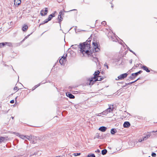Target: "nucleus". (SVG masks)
Instances as JSON below:
<instances>
[{"mask_svg":"<svg viewBox=\"0 0 157 157\" xmlns=\"http://www.w3.org/2000/svg\"><path fill=\"white\" fill-rule=\"evenodd\" d=\"M91 41V38H89L86 42L79 44L80 52L84 55L86 54L89 56H93V53L90 50V44Z\"/></svg>","mask_w":157,"mask_h":157,"instance_id":"nucleus-1","label":"nucleus"},{"mask_svg":"<svg viewBox=\"0 0 157 157\" xmlns=\"http://www.w3.org/2000/svg\"><path fill=\"white\" fill-rule=\"evenodd\" d=\"M103 79V78L100 77V76H98L95 78H91L90 80V82L89 85H92L94 82L97 81H101Z\"/></svg>","mask_w":157,"mask_h":157,"instance_id":"nucleus-2","label":"nucleus"},{"mask_svg":"<svg viewBox=\"0 0 157 157\" xmlns=\"http://www.w3.org/2000/svg\"><path fill=\"white\" fill-rule=\"evenodd\" d=\"M92 44L93 48L94 49L93 50V52H94V51L96 52H99L100 51V49L99 48V47L97 43L93 42Z\"/></svg>","mask_w":157,"mask_h":157,"instance_id":"nucleus-3","label":"nucleus"},{"mask_svg":"<svg viewBox=\"0 0 157 157\" xmlns=\"http://www.w3.org/2000/svg\"><path fill=\"white\" fill-rule=\"evenodd\" d=\"M67 56V54H66L65 56H63L60 59L59 62L61 65L64 64V62H65Z\"/></svg>","mask_w":157,"mask_h":157,"instance_id":"nucleus-4","label":"nucleus"},{"mask_svg":"<svg viewBox=\"0 0 157 157\" xmlns=\"http://www.w3.org/2000/svg\"><path fill=\"white\" fill-rule=\"evenodd\" d=\"M127 75L128 74L126 73L121 74L118 77L117 79L116 78V79L117 80L123 79L126 78Z\"/></svg>","mask_w":157,"mask_h":157,"instance_id":"nucleus-5","label":"nucleus"},{"mask_svg":"<svg viewBox=\"0 0 157 157\" xmlns=\"http://www.w3.org/2000/svg\"><path fill=\"white\" fill-rule=\"evenodd\" d=\"M113 109L109 107V108L103 112L102 113L104 115H106L108 113L111 112L113 110Z\"/></svg>","mask_w":157,"mask_h":157,"instance_id":"nucleus-6","label":"nucleus"},{"mask_svg":"<svg viewBox=\"0 0 157 157\" xmlns=\"http://www.w3.org/2000/svg\"><path fill=\"white\" fill-rule=\"evenodd\" d=\"M64 14L63 13V11H60L59 13L58 19L59 21V23L60 25V22L62 21L63 18L62 17L61 15H63Z\"/></svg>","mask_w":157,"mask_h":157,"instance_id":"nucleus-7","label":"nucleus"},{"mask_svg":"<svg viewBox=\"0 0 157 157\" xmlns=\"http://www.w3.org/2000/svg\"><path fill=\"white\" fill-rule=\"evenodd\" d=\"M30 142L33 143H35L37 142V140L39 139V138L36 136H32V139Z\"/></svg>","mask_w":157,"mask_h":157,"instance_id":"nucleus-8","label":"nucleus"},{"mask_svg":"<svg viewBox=\"0 0 157 157\" xmlns=\"http://www.w3.org/2000/svg\"><path fill=\"white\" fill-rule=\"evenodd\" d=\"M48 9L47 8H45V10H44V13H43V12H44L43 10H42L40 12V14L42 16H44L47 14L48 12Z\"/></svg>","mask_w":157,"mask_h":157,"instance_id":"nucleus-9","label":"nucleus"},{"mask_svg":"<svg viewBox=\"0 0 157 157\" xmlns=\"http://www.w3.org/2000/svg\"><path fill=\"white\" fill-rule=\"evenodd\" d=\"M14 4L16 6H17L21 2V0H14Z\"/></svg>","mask_w":157,"mask_h":157,"instance_id":"nucleus-10","label":"nucleus"},{"mask_svg":"<svg viewBox=\"0 0 157 157\" xmlns=\"http://www.w3.org/2000/svg\"><path fill=\"white\" fill-rule=\"evenodd\" d=\"M130 126V124L129 122H125L123 124V126L124 128H128Z\"/></svg>","mask_w":157,"mask_h":157,"instance_id":"nucleus-11","label":"nucleus"},{"mask_svg":"<svg viewBox=\"0 0 157 157\" xmlns=\"http://www.w3.org/2000/svg\"><path fill=\"white\" fill-rule=\"evenodd\" d=\"M66 95L68 97H69L70 98L73 99L75 98V96L71 94L70 93H66Z\"/></svg>","mask_w":157,"mask_h":157,"instance_id":"nucleus-12","label":"nucleus"},{"mask_svg":"<svg viewBox=\"0 0 157 157\" xmlns=\"http://www.w3.org/2000/svg\"><path fill=\"white\" fill-rule=\"evenodd\" d=\"M107 129L106 127L105 126H101L99 128V130L102 132H105Z\"/></svg>","mask_w":157,"mask_h":157,"instance_id":"nucleus-13","label":"nucleus"},{"mask_svg":"<svg viewBox=\"0 0 157 157\" xmlns=\"http://www.w3.org/2000/svg\"><path fill=\"white\" fill-rule=\"evenodd\" d=\"M100 73V71H97L95 72L94 73V77L92 78H95L97 77L98 76L99 73Z\"/></svg>","mask_w":157,"mask_h":157,"instance_id":"nucleus-14","label":"nucleus"},{"mask_svg":"<svg viewBox=\"0 0 157 157\" xmlns=\"http://www.w3.org/2000/svg\"><path fill=\"white\" fill-rule=\"evenodd\" d=\"M142 68H143L144 70L146 72H149L150 71V70H149L148 68L145 66H143Z\"/></svg>","mask_w":157,"mask_h":157,"instance_id":"nucleus-15","label":"nucleus"},{"mask_svg":"<svg viewBox=\"0 0 157 157\" xmlns=\"http://www.w3.org/2000/svg\"><path fill=\"white\" fill-rule=\"evenodd\" d=\"M117 130L115 128H112L111 130V133L112 134H114L117 132Z\"/></svg>","mask_w":157,"mask_h":157,"instance_id":"nucleus-16","label":"nucleus"},{"mask_svg":"<svg viewBox=\"0 0 157 157\" xmlns=\"http://www.w3.org/2000/svg\"><path fill=\"white\" fill-rule=\"evenodd\" d=\"M79 45H78L77 44H75V45H72L71 46V47L72 48H73L74 49H76L78 47L80 49V48H79ZM79 51H80V49L79 50Z\"/></svg>","mask_w":157,"mask_h":157,"instance_id":"nucleus-17","label":"nucleus"},{"mask_svg":"<svg viewBox=\"0 0 157 157\" xmlns=\"http://www.w3.org/2000/svg\"><path fill=\"white\" fill-rule=\"evenodd\" d=\"M28 26L27 25H24L22 27V30L23 31H26L27 29H28Z\"/></svg>","mask_w":157,"mask_h":157,"instance_id":"nucleus-18","label":"nucleus"},{"mask_svg":"<svg viewBox=\"0 0 157 157\" xmlns=\"http://www.w3.org/2000/svg\"><path fill=\"white\" fill-rule=\"evenodd\" d=\"M4 43L5 44V45H7L8 46H9L10 47H12V44L11 43L5 42H4Z\"/></svg>","mask_w":157,"mask_h":157,"instance_id":"nucleus-19","label":"nucleus"},{"mask_svg":"<svg viewBox=\"0 0 157 157\" xmlns=\"http://www.w3.org/2000/svg\"><path fill=\"white\" fill-rule=\"evenodd\" d=\"M107 150L105 149L102 150L101 151V154L103 155H105L107 153Z\"/></svg>","mask_w":157,"mask_h":157,"instance_id":"nucleus-20","label":"nucleus"},{"mask_svg":"<svg viewBox=\"0 0 157 157\" xmlns=\"http://www.w3.org/2000/svg\"><path fill=\"white\" fill-rule=\"evenodd\" d=\"M49 21L48 20V19H46L43 22L41 23L40 25H40H43V24H44L45 23H47Z\"/></svg>","mask_w":157,"mask_h":157,"instance_id":"nucleus-21","label":"nucleus"},{"mask_svg":"<svg viewBox=\"0 0 157 157\" xmlns=\"http://www.w3.org/2000/svg\"><path fill=\"white\" fill-rule=\"evenodd\" d=\"M5 139V137H0V143H2V142H3Z\"/></svg>","mask_w":157,"mask_h":157,"instance_id":"nucleus-22","label":"nucleus"},{"mask_svg":"<svg viewBox=\"0 0 157 157\" xmlns=\"http://www.w3.org/2000/svg\"><path fill=\"white\" fill-rule=\"evenodd\" d=\"M32 135H30V136H27V140H28L30 141L31 140V139H32Z\"/></svg>","mask_w":157,"mask_h":157,"instance_id":"nucleus-23","label":"nucleus"},{"mask_svg":"<svg viewBox=\"0 0 157 157\" xmlns=\"http://www.w3.org/2000/svg\"><path fill=\"white\" fill-rule=\"evenodd\" d=\"M138 75V74L137 72L132 74V76H133L134 77V78H135V77H136Z\"/></svg>","mask_w":157,"mask_h":157,"instance_id":"nucleus-24","label":"nucleus"},{"mask_svg":"<svg viewBox=\"0 0 157 157\" xmlns=\"http://www.w3.org/2000/svg\"><path fill=\"white\" fill-rule=\"evenodd\" d=\"M41 83H40L38 84H37V85H35L33 87V90H35L36 88L37 87H38L40 85Z\"/></svg>","mask_w":157,"mask_h":157,"instance_id":"nucleus-25","label":"nucleus"},{"mask_svg":"<svg viewBox=\"0 0 157 157\" xmlns=\"http://www.w3.org/2000/svg\"><path fill=\"white\" fill-rule=\"evenodd\" d=\"M5 45V44L4 43H0V48H2Z\"/></svg>","mask_w":157,"mask_h":157,"instance_id":"nucleus-26","label":"nucleus"},{"mask_svg":"<svg viewBox=\"0 0 157 157\" xmlns=\"http://www.w3.org/2000/svg\"><path fill=\"white\" fill-rule=\"evenodd\" d=\"M93 61H94L95 62H97L98 61V59L97 58L93 57Z\"/></svg>","mask_w":157,"mask_h":157,"instance_id":"nucleus-27","label":"nucleus"},{"mask_svg":"<svg viewBox=\"0 0 157 157\" xmlns=\"http://www.w3.org/2000/svg\"><path fill=\"white\" fill-rule=\"evenodd\" d=\"M87 157H95V156L94 154H92L88 155Z\"/></svg>","mask_w":157,"mask_h":157,"instance_id":"nucleus-28","label":"nucleus"},{"mask_svg":"<svg viewBox=\"0 0 157 157\" xmlns=\"http://www.w3.org/2000/svg\"><path fill=\"white\" fill-rule=\"evenodd\" d=\"M25 136H24L23 135H19V137L21 138L22 139H24V137H25Z\"/></svg>","mask_w":157,"mask_h":157,"instance_id":"nucleus-29","label":"nucleus"},{"mask_svg":"<svg viewBox=\"0 0 157 157\" xmlns=\"http://www.w3.org/2000/svg\"><path fill=\"white\" fill-rule=\"evenodd\" d=\"M52 15H51V14H50V15L49 16H48V20L49 21H50V20H51V19H52Z\"/></svg>","mask_w":157,"mask_h":157,"instance_id":"nucleus-30","label":"nucleus"},{"mask_svg":"<svg viewBox=\"0 0 157 157\" xmlns=\"http://www.w3.org/2000/svg\"><path fill=\"white\" fill-rule=\"evenodd\" d=\"M75 10V9H74V10H70V11H72V10ZM61 11H63V12H68V11H65L64 10V9L63 8V9Z\"/></svg>","mask_w":157,"mask_h":157,"instance_id":"nucleus-31","label":"nucleus"},{"mask_svg":"<svg viewBox=\"0 0 157 157\" xmlns=\"http://www.w3.org/2000/svg\"><path fill=\"white\" fill-rule=\"evenodd\" d=\"M80 155V153H75L74 154V155L75 156H77L79 155Z\"/></svg>","mask_w":157,"mask_h":157,"instance_id":"nucleus-32","label":"nucleus"},{"mask_svg":"<svg viewBox=\"0 0 157 157\" xmlns=\"http://www.w3.org/2000/svg\"><path fill=\"white\" fill-rule=\"evenodd\" d=\"M134 83V82H129V83H126L125 86H127L128 85H130L131 84H132L133 83Z\"/></svg>","mask_w":157,"mask_h":157,"instance_id":"nucleus-33","label":"nucleus"},{"mask_svg":"<svg viewBox=\"0 0 157 157\" xmlns=\"http://www.w3.org/2000/svg\"><path fill=\"white\" fill-rule=\"evenodd\" d=\"M147 139V137H146V136H143V140H146Z\"/></svg>","mask_w":157,"mask_h":157,"instance_id":"nucleus-34","label":"nucleus"},{"mask_svg":"<svg viewBox=\"0 0 157 157\" xmlns=\"http://www.w3.org/2000/svg\"><path fill=\"white\" fill-rule=\"evenodd\" d=\"M129 78L131 79H133L134 78V77L133 76H131L129 77Z\"/></svg>","mask_w":157,"mask_h":157,"instance_id":"nucleus-35","label":"nucleus"},{"mask_svg":"<svg viewBox=\"0 0 157 157\" xmlns=\"http://www.w3.org/2000/svg\"><path fill=\"white\" fill-rule=\"evenodd\" d=\"M151 155L153 157H155L156 156V154L155 153H152L151 154Z\"/></svg>","mask_w":157,"mask_h":157,"instance_id":"nucleus-36","label":"nucleus"},{"mask_svg":"<svg viewBox=\"0 0 157 157\" xmlns=\"http://www.w3.org/2000/svg\"><path fill=\"white\" fill-rule=\"evenodd\" d=\"M14 134L17 136H19V135H20L19 133H17V132H15L14 133Z\"/></svg>","mask_w":157,"mask_h":157,"instance_id":"nucleus-37","label":"nucleus"},{"mask_svg":"<svg viewBox=\"0 0 157 157\" xmlns=\"http://www.w3.org/2000/svg\"><path fill=\"white\" fill-rule=\"evenodd\" d=\"M106 22L105 21H103L101 22V24L105 25V24H106Z\"/></svg>","mask_w":157,"mask_h":157,"instance_id":"nucleus-38","label":"nucleus"},{"mask_svg":"<svg viewBox=\"0 0 157 157\" xmlns=\"http://www.w3.org/2000/svg\"><path fill=\"white\" fill-rule=\"evenodd\" d=\"M143 141H144V140H143V139H140L138 140V141L140 142H141Z\"/></svg>","mask_w":157,"mask_h":157,"instance_id":"nucleus-39","label":"nucleus"},{"mask_svg":"<svg viewBox=\"0 0 157 157\" xmlns=\"http://www.w3.org/2000/svg\"><path fill=\"white\" fill-rule=\"evenodd\" d=\"M29 35H28L27 36H26L25 38L22 41H24L25 39H27V38L29 36Z\"/></svg>","mask_w":157,"mask_h":157,"instance_id":"nucleus-40","label":"nucleus"},{"mask_svg":"<svg viewBox=\"0 0 157 157\" xmlns=\"http://www.w3.org/2000/svg\"><path fill=\"white\" fill-rule=\"evenodd\" d=\"M127 48L131 52H133V51H132L127 46Z\"/></svg>","mask_w":157,"mask_h":157,"instance_id":"nucleus-41","label":"nucleus"},{"mask_svg":"<svg viewBox=\"0 0 157 157\" xmlns=\"http://www.w3.org/2000/svg\"><path fill=\"white\" fill-rule=\"evenodd\" d=\"M14 102V101L13 100H12L10 101V103L12 104Z\"/></svg>","mask_w":157,"mask_h":157,"instance_id":"nucleus-42","label":"nucleus"},{"mask_svg":"<svg viewBox=\"0 0 157 157\" xmlns=\"http://www.w3.org/2000/svg\"><path fill=\"white\" fill-rule=\"evenodd\" d=\"M56 13V11H55L54 13L53 14H51V15H52V17H54L55 16V13Z\"/></svg>","mask_w":157,"mask_h":157,"instance_id":"nucleus-43","label":"nucleus"},{"mask_svg":"<svg viewBox=\"0 0 157 157\" xmlns=\"http://www.w3.org/2000/svg\"><path fill=\"white\" fill-rule=\"evenodd\" d=\"M95 152L97 153H100V151L99 149H97L96 151H95Z\"/></svg>","mask_w":157,"mask_h":157,"instance_id":"nucleus-44","label":"nucleus"},{"mask_svg":"<svg viewBox=\"0 0 157 157\" xmlns=\"http://www.w3.org/2000/svg\"><path fill=\"white\" fill-rule=\"evenodd\" d=\"M142 72V71H139L138 72H137V73L138 74V75L139 74H140Z\"/></svg>","mask_w":157,"mask_h":157,"instance_id":"nucleus-45","label":"nucleus"},{"mask_svg":"<svg viewBox=\"0 0 157 157\" xmlns=\"http://www.w3.org/2000/svg\"><path fill=\"white\" fill-rule=\"evenodd\" d=\"M146 137H147V138H148L150 136V134H147V135L146 136Z\"/></svg>","mask_w":157,"mask_h":157,"instance_id":"nucleus-46","label":"nucleus"},{"mask_svg":"<svg viewBox=\"0 0 157 157\" xmlns=\"http://www.w3.org/2000/svg\"><path fill=\"white\" fill-rule=\"evenodd\" d=\"M27 136H25L24 138V140H27Z\"/></svg>","mask_w":157,"mask_h":157,"instance_id":"nucleus-47","label":"nucleus"},{"mask_svg":"<svg viewBox=\"0 0 157 157\" xmlns=\"http://www.w3.org/2000/svg\"><path fill=\"white\" fill-rule=\"evenodd\" d=\"M17 89H18V88H17V87H15L14 88V90H17Z\"/></svg>","mask_w":157,"mask_h":157,"instance_id":"nucleus-48","label":"nucleus"},{"mask_svg":"<svg viewBox=\"0 0 157 157\" xmlns=\"http://www.w3.org/2000/svg\"><path fill=\"white\" fill-rule=\"evenodd\" d=\"M140 79V78H139L138 79H137L135 81H133V82H134V83L135 82H136L137 81V80H138Z\"/></svg>","mask_w":157,"mask_h":157,"instance_id":"nucleus-49","label":"nucleus"},{"mask_svg":"<svg viewBox=\"0 0 157 157\" xmlns=\"http://www.w3.org/2000/svg\"><path fill=\"white\" fill-rule=\"evenodd\" d=\"M157 132V130L156 131H152V132Z\"/></svg>","mask_w":157,"mask_h":157,"instance_id":"nucleus-50","label":"nucleus"},{"mask_svg":"<svg viewBox=\"0 0 157 157\" xmlns=\"http://www.w3.org/2000/svg\"><path fill=\"white\" fill-rule=\"evenodd\" d=\"M125 86V85L123 86H122V87L124 88V87H125V86Z\"/></svg>","mask_w":157,"mask_h":157,"instance_id":"nucleus-51","label":"nucleus"},{"mask_svg":"<svg viewBox=\"0 0 157 157\" xmlns=\"http://www.w3.org/2000/svg\"><path fill=\"white\" fill-rule=\"evenodd\" d=\"M130 63H132V60H130Z\"/></svg>","mask_w":157,"mask_h":157,"instance_id":"nucleus-52","label":"nucleus"},{"mask_svg":"<svg viewBox=\"0 0 157 157\" xmlns=\"http://www.w3.org/2000/svg\"><path fill=\"white\" fill-rule=\"evenodd\" d=\"M36 153H34V154H33V155H36Z\"/></svg>","mask_w":157,"mask_h":157,"instance_id":"nucleus-53","label":"nucleus"},{"mask_svg":"<svg viewBox=\"0 0 157 157\" xmlns=\"http://www.w3.org/2000/svg\"><path fill=\"white\" fill-rule=\"evenodd\" d=\"M106 67L108 69V66L106 65Z\"/></svg>","mask_w":157,"mask_h":157,"instance_id":"nucleus-54","label":"nucleus"},{"mask_svg":"<svg viewBox=\"0 0 157 157\" xmlns=\"http://www.w3.org/2000/svg\"><path fill=\"white\" fill-rule=\"evenodd\" d=\"M11 118H12V119H13L14 118V117H12Z\"/></svg>","mask_w":157,"mask_h":157,"instance_id":"nucleus-55","label":"nucleus"},{"mask_svg":"<svg viewBox=\"0 0 157 157\" xmlns=\"http://www.w3.org/2000/svg\"><path fill=\"white\" fill-rule=\"evenodd\" d=\"M132 53H133L134 54H135V55H136V54H135V52H132Z\"/></svg>","mask_w":157,"mask_h":157,"instance_id":"nucleus-56","label":"nucleus"},{"mask_svg":"<svg viewBox=\"0 0 157 157\" xmlns=\"http://www.w3.org/2000/svg\"><path fill=\"white\" fill-rule=\"evenodd\" d=\"M32 155H31H31H30V156H32Z\"/></svg>","mask_w":157,"mask_h":157,"instance_id":"nucleus-57","label":"nucleus"},{"mask_svg":"<svg viewBox=\"0 0 157 157\" xmlns=\"http://www.w3.org/2000/svg\"><path fill=\"white\" fill-rule=\"evenodd\" d=\"M112 6V7H113V6L112 5V6Z\"/></svg>","mask_w":157,"mask_h":157,"instance_id":"nucleus-58","label":"nucleus"},{"mask_svg":"<svg viewBox=\"0 0 157 157\" xmlns=\"http://www.w3.org/2000/svg\"><path fill=\"white\" fill-rule=\"evenodd\" d=\"M148 157H150V156H149Z\"/></svg>","mask_w":157,"mask_h":157,"instance_id":"nucleus-59","label":"nucleus"}]
</instances>
